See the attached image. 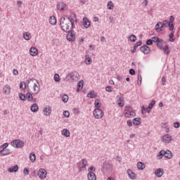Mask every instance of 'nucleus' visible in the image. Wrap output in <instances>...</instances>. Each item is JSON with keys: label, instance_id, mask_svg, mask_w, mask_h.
Wrapping results in <instances>:
<instances>
[{"label": "nucleus", "instance_id": "obj_15", "mask_svg": "<svg viewBox=\"0 0 180 180\" xmlns=\"http://www.w3.org/2000/svg\"><path fill=\"white\" fill-rule=\"evenodd\" d=\"M3 92L4 95H9V94H11V86L8 84L4 86Z\"/></svg>", "mask_w": 180, "mask_h": 180}, {"label": "nucleus", "instance_id": "obj_6", "mask_svg": "<svg viewBox=\"0 0 180 180\" xmlns=\"http://www.w3.org/2000/svg\"><path fill=\"white\" fill-rule=\"evenodd\" d=\"M95 119H102L103 117V111L101 108H96L93 112Z\"/></svg>", "mask_w": 180, "mask_h": 180}, {"label": "nucleus", "instance_id": "obj_56", "mask_svg": "<svg viewBox=\"0 0 180 180\" xmlns=\"http://www.w3.org/2000/svg\"><path fill=\"white\" fill-rule=\"evenodd\" d=\"M154 105H155V100H153V101L150 103L148 107H150L151 109H153Z\"/></svg>", "mask_w": 180, "mask_h": 180}, {"label": "nucleus", "instance_id": "obj_51", "mask_svg": "<svg viewBox=\"0 0 180 180\" xmlns=\"http://www.w3.org/2000/svg\"><path fill=\"white\" fill-rule=\"evenodd\" d=\"M54 81L56 82H60V75L58 74L54 75Z\"/></svg>", "mask_w": 180, "mask_h": 180}, {"label": "nucleus", "instance_id": "obj_45", "mask_svg": "<svg viewBox=\"0 0 180 180\" xmlns=\"http://www.w3.org/2000/svg\"><path fill=\"white\" fill-rule=\"evenodd\" d=\"M84 86V81H80L77 84V91H79V89H82V87Z\"/></svg>", "mask_w": 180, "mask_h": 180}, {"label": "nucleus", "instance_id": "obj_46", "mask_svg": "<svg viewBox=\"0 0 180 180\" xmlns=\"http://www.w3.org/2000/svg\"><path fill=\"white\" fill-rule=\"evenodd\" d=\"M129 39L130 40V41H136V40H137V37H136V35L134 34H131L129 37Z\"/></svg>", "mask_w": 180, "mask_h": 180}, {"label": "nucleus", "instance_id": "obj_54", "mask_svg": "<svg viewBox=\"0 0 180 180\" xmlns=\"http://www.w3.org/2000/svg\"><path fill=\"white\" fill-rule=\"evenodd\" d=\"M141 44H143V41L140 40L134 44V47H136L137 49V47L141 46Z\"/></svg>", "mask_w": 180, "mask_h": 180}, {"label": "nucleus", "instance_id": "obj_11", "mask_svg": "<svg viewBox=\"0 0 180 180\" xmlns=\"http://www.w3.org/2000/svg\"><path fill=\"white\" fill-rule=\"evenodd\" d=\"M172 141V136L169 134H165L162 138V141L166 144H169Z\"/></svg>", "mask_w": 180, "mask_h": 180}, {"label": "nucleus", "instance_id": "obj_36", "mask_svg": "<svg viewBox=\"0 0 180 180\" xmlns=\"http://www.w3.org/2000/svg\"><path fill=\"white\" fill-rule=\"evenodd\" d=\"M136 116V112L131 110L129 113L126 112L125 117H134Z\"/></svg>", "mask_w": 180, "mask_h": 180}, {"label": "nucleus", "instance_id": "obj_38", "mask_svg": "<svg viewBox=\"0 0 180 180\" xmlns=\"http://www.w3.org/2000/svg\"><path fill=\"white\" fill-rule=\"evenodd\" d=\"M84 63H85V64H86V65H89V64H91L92 63V58H91L88 56H86Z\"/></svg>", "mask_w": 180, "mask_h": 180}, {"label": "nucleus", "instance_id": "obj_14", "mask_svg": "<svg viewBox=\"0 0 180 180\" xmlns=\"http://www.w3.org/2000/svg\"><path fill=\"white\" fill-rule=\"evenodd\" d=\"M30 54L32 57H36L39 54V50L36 47H31L30 49Z\"/></svg>", "mask_w": 180, "mask_h": 180}, {"label": "nucleus", "instance_id": "obj_2", "mask_svg": "<svg viewBox=\"0 0 180 180\" xmlns=\"http://www.w3.org/2000/svg\"><path fill=\"white\" fill-rule=\"evenodd\" d=\"M29 84L32 83L33 84V87L32 89L34 91V93L35 94V95H37V94H39V92H40V83L39 82V80L34 79V78H32L29 80Z\"/></svg>", "mask_w": 180, "mask_h": 180}, {"label": "nucleus", "instance_id": "obj_43", "mask_svg": "<svg viewBox=\"0 0 180 180\" xmlns=\"http://www.w3.org/2000/svg\"><path fill=\"white\" fill-rule=\"evenodd\" d=\"M61 98L64 103H67V102H68V95L63 94Z\"/></svg>", "mask_w": 180, "mask_h": 180}, {"label": "nucleus", "instance_id": "obj_23", "mask_svg": "<svg viewBox=\"0 0 180 180\" xmlns=\"http://www.w3.org/2000/svg\"><path fill=\"white\" fill-rule=\"evenodd\" d=\"M170 34H169V41H175V35L174 33H175V30H170Z\"/></svg>", "mask_w": 180, "mask_h": 180}, {"label": "nucleus", "instance_id": "obj_8", "mask_svg": "<svg viewBox=\"0 0 180 180\" xmlns=\"http://www.w3.org/2000/svg\"><path fill=\"white\" fill-rule=\"evenodd\" d=\"M77 34V32L74 30H70L68 32V34L66 37V39L68 41H75V36Z\"/></svg>", "mask_w": 180, "mask_h": 180}, {"label": "nucleus", "instance_id": "obj_57", "mask_svg": "<svg viewBox=\"0 0 180 180\" xmlns=\"http://www.w3.org/2000/svg\"><path fill=\"white\" fill-rule=\"evenodd\" d=\"M160 40V38L158 37H153L152 38L153 43H157Z\"/></svg>", "mask_w": 180, "mask_h": 180}, {"label": "nucleus", "instance_id": "obj_29", "mask_svg": "<svg viewBox=\"0 0 180 180\" xmlns=\"http://www.w3.org/2000/svg\"><path fill=\"white\" fill-rule=\"evenodd\" d=\"M127 173L128 176H129V178L131 179H136V176H135L134 173L133 172V171H131V169H129L127 171Z\"/></svg>", "mask_w": 180, "mask_h": 180}, {"label": "nucleus", "instance_id": "obj_60", "mask_svg": "<svg viewBox=\"0 0 180 180\" xmlns=\"http://www.w3.org/2000/svg\"><path fill=\"white\" fill-rule=\"evenodd\" d=\"M63 115L65 116V117H70V112L64 111L63 112Z\"/></svg>", "mask_w": 180, "mask_h": 180}, {"label": "nucleus", "instance_id": "obj_62", "mask_svg": "<svg viewBox=\"0 0 180 180\" xmlns=\"http://www.w3.org/2000/svg\"><path fill=\"white\" fill-rule=\"evenodd\" d=\"M94 105H95V108H98V109H99V107L101 106V103L96 101L94 103Z\"/></svg>", "mask_w": 180, "mask_h": 180}, {"label": "nucleus", "instance_id": "obj_16", "mask_svg": "<svg viewBox=\"0 0 180 180\" xmlns=\"http://www.w3.org/2000/svg\"><path fill=\"white\" fill-rule=\"evenodd\" d=\"M43 112L45 116H50L51 115V107L47 106L44 108Z\"/></svg>", "mask_w": 180, "mask_h": 180}, {"label": "nucleus", "instance_id": "obj_53", "mask_svg": "<svg viewBox=\"0 0 180 180\" xmlns=\"http://www.w3.org/2000/svg\"><path fill=\"white\" fill-rule=\"evenodd\" d=\"M23 174L24 175H29V174H30V171L29 170V169L25 168L23 169Z\"/></svg>", "mask_w": 180, "mask_h": 180}, {"label": "nucleus", "instance_id": "obj_26", "mask_svg": "<svg viewBox=\"0 0 180 180\" xmlns=\"http://www.w3.org/2000/svg\"><path fill=\"white\" fill-rule=\"evenodd\" d=\"M155 174L157 176L160 178L162 175H164V169L159 168L155 171Z\"/></svg>", "mask_w": 180, "mask_h": 180}, {"label": "nucleus", "instance_id": "obj_48", "mask_svg": "<svg viewBox=\"0 0 180 180\" xmlns=\"http://www.w3.org/2000/svg\"><path fill=\"white\" fill-rule=\"evenodd\" d=\"M8 146H9V143H5L0 146V150H6V148H8Z\"/></svg>", "mask_w": 180, "mask_h": 180}, {"label": "nucleus", "instance_id": "obj_12", "mask_svg": "<svg viewBox=\"0 0 180 180\" xmlns=\"http://www.w3.org/2000/svg\"><path fill=\"white\" fill-rule=\"evenodd\" d=\"M117 102L120 108H123L124 106V97L117 96Z\"/></svg>", "mask_w": 180, "mask_h": 180}, {"label": "nucleus", "instance_id": "obj_41", "mask_svg": "<svg viewBox=\"0 0 180 180\" xmlns=\"http://www.w3.org/2000/svg\"><path fill=\"white\" fill-rule=\"evenodd\" d=\"M63 136H65V137H70V131L68 129H63L62 131Z\"/></svg>", "mask_w": 180, "mask_h": 180}, {"label": "nucleus", "instance_id": "obj_52", "mask_svg": "<svg viewBox=\"0 0 180 180\" xmlns=\"http://www.w3.org/2000/svg\"><path fill=\"white\" fill-rule=\"evenodd\" d=\"M130 109H131V107L130 106H126L125 107V110L124 111V115H126V113H129V112H131V110H130Z\"/></svg>", "mask_w": 180, "mask_h": 180}, {"label": "nucleus", "instance_id": "obj_1", "mask_svg": "<svg viewBox=\"0 0 180 180\" xmlns=\"http://www.w3.org/2000/svg\"><path fill=\"white\" fill-rule=\"evenodd\" d=\"M60 25L63 32H70L72 28V24L70 20H67L65 17H61L60 19Z\"/></svg>", "mask_w": 180, "mask_h": 180}, {"label": "nucleus", "instance_id": "obj_13", "mask_svg": "<svg viewBox=\"0 0 180 180\" xmlns=\"http://www.w3.org/2000/svg\"><path fill=\"white\" fill-rule=\"evenodd\" d=\"M140 51L141 53H143V54H150L151 49H150V47L147 45H143L140 48Z\"/></svg>", "mask_w": 180, "mask_h": 180}, {"label": "nucleus", "instance_id": "obj_34", "mask_svg": "<svg viewBox=\"0 0 180 180\" xmlns=\"http://www.w3.org/2000/svg\"><path fill=\"white\" fill-rule=\"evenodd\" d=\"M141 123V118L140 117H136L133 120V124L135 126H139Z\"/></svg>", "mask_w": 180, "mask_h": 180}, {"label": "nucleus", "instance_id": "obj_25", "mask_svg": "<svg viewBox=\"0 0 180 180\" xmlns=\"http://www.w3.org/2000/svg\"><path fill=\"white\" fill-rule=\"evenodd\" d=\"M87 178L89 180H96V175L94 172H89Z\"/></svg>", "mask_w": 180, "mask_h": 180}, {"label": "nucleus", "instance_id": "obj_42", "mask_svg": "<svg viewBox=\"0 0 180 180\" xmlns=\"http://www.w3.org/2000/svg\"><path fill=\"white\" fill-rule=\"evenodd\" d=\"M23 37H24L25 40H30V39H32V37L30 36V33H29V32L24 33Z\"/></svg>", "mask_w": 180, "mask_h": 180}, {"label": "nucleus", "instance_id": "obj_61", "mask_svg": "<svg viewBox=\"0 0 180 180\" xmlns=\"http://www.w3.org/2000/svg\"><path fill=\"white\" fill-rule=\"evenodd\" d=\"M105 91H106L107 92H112V86H106V87H105Z\"/></svg>", "mask_w": 180, "mask_h": 180}, {"label": "nucleus", "instance_id": "obj_37", "mask_svg": "<svg viewBox=\"0 0 180 180\" xmlns=\"http://www.w3.org/2000/svg\"><path fill=\"white\" fill-rule=\"evenodd\" d=\"M25 99H27L29 102H32L33 101V95L30 93H27L25 95Z\"/></svg>", "mask_w": 180, "mask_h": 180}, {"label": "nucleus", "instance_id": "obj_31", "mask_svg": "<svg viewBox=\"0 0 180 180\" xmlns=\"http://www.w3.org/2000/svg\"><path fill=\"white\" fill-rule=\"evenodd\" d=\"M163 43H164V40L161 39H159V40L157 41L156 45L160 49V50H162V48L164 47L162 46Z\"/></svg>", "mask_w": 180, "mask_h": 180}, {"label": "nucleus", "instance_id": "obj_4", "mask_svg": "<svg viewBox=\"0 0 180 180\" xmlns=\"http://www.w3.org/2000/svg\"><path fill=\"white\" fill-rule=\"evenodd\" d=\"M11 146L15 148H22V147H24L25 146V142L20 139H15L11 141Z\"/></svg>", "mask_w": 180, "mask_h": 180}, {"label": "nucleus", "instance_id": "obj_59", "mask_svg": "<svg viewBox=\"0 0 180 180\" xmlns=\"http://www.w3.org/2000/svg\"><path fill=\"white\" fill-rule=\"evenodd\" d=\"M147 46H151L153 44V39H150L146 41Z\"/></svg>", "mask_w": 180, "mask_h": 180}, {"label": "nucleus", "instance_id": "obj_35", "mask_svg": "<svg viewBox=\"0 0 180 180\" xmlns=\"http://www.w3.org/2000/svg\"><path fill=\"white\" fill-rule=\"evenodd\" d=\"M30 160L31 162H34V161H36V154L34 152L30 154Z\"/></svg>", "mask_w": 180, "mask_h": 180}, {"label": "nucleus", "instance_id": "obj_5", "mask_svg": "<svg viewBox=\"0 0 180 180\" xmlns=\"http://www.w3.org/2000/svg\"><path fill=\"white\" fill-rule=\"evenodd\" d=\"M67 78L77 82V81L79 79V73H78L77 71L71 72L70 73L68 74Z\"/></svg>", "mask_w": 180, "mask_h": 180}, {"label": "nucleus", "instance_id": "obj_47", "mask_svg": "<svg viewBox=\"0 0 180 180\" xmlns=\"http://www.w3.org/2000/svg\"><path fill=\"white\" fill-rule=\"evenodd\" d=\"M20 89H22V90L26 89V83H25V82H21L20 83Z\"/></svg>", "mask_w": 180, "mask_h": 180}, {"label": "nucleus", "instance_id": "obj_19", "mask_svg": "<svg viewBox=\"0 0 180 180\" xmlns=\"http://www.w3.org/2000/svg\"><path fill=\"white\" fill-rule=\"evenodd\" d=\"M162 50H163L164 54H166L167 56H169V53H171V51L169 50V46L165 45L162 48Z\"/></svg>", "mask_w": 180, "mask_h": 180}, {"label": "nucleus", "instance_id": "obj_7", "mask_svg": "<svg viewBox=\"0 0 180 180\" xmlns=\"http://www.w3.org/2000/svg\"><path fill=\"white\" fill-rule=\"evenodd\" d=\"M65 18L70 21V23L72 24L71 29H75V23H77V15L72 13L69 17H67Z\"/></svg>", "mask_w": 180, "mask_h": 180}, {"label": "nucleus", "instance_id": "obj_63", "mask_svg": "<svg viewBox=\"0 0 180 180\" xmlns=\"http://www.w3.org/2000/svg\"><path fill=\"white\" fill-rule=\"evenodd\" d=\"M129 74L131 75H134L136 74V70H134V69H130L129 70Z\"/></svg>", "mask_w": 180, "mask_h": 180}, {"label": "nucleus", "instance_id": "obj_20", "mask_svg": "<svg viewBox=\"0 0 180 180\" xmlns=\"http://www.w3.org/2000/svg\"><path fill=\"white\" fill-rule=\"evenodd\" d=\"M8 171L10 173H12V172H18V171H19V166H18V165H15V166L8 168Z\"/></svg>", "mask_w": 180, "mask_h": 180}, {"label": "nucleus", "instance_id": "obj_39", "mask_svg": "<svg viewBox=\"0 0 180 180\" xmlns=\"http://www.w3.org/2000/svg\"><path fill=\"white\" fill-rule=\"evenodd\" d=\"M137 168L141 170H143V169H144V168H146V165L144 164H143V162H139L137 163Z\"/></svg>", "mask_w": 180, "mask_h": 180}, {"label": "nucleus", "instance_id": "obj_9", "mask_svg": "<svg viewBox=\"0 0 180 180\" xmlns=\"http://www.w3.org/2000/svg\"><path fill=\"white\" fill-rule=\"evenodd\" d=\"M112 164L105 162L103 164L102 171L103 172H108V171H110V169H112Z\"/></svg>", "mask_w": 180, "mask_h": 180}, {"label": "nucleus", "instance_id": "obj_33", "mask_svg": "<svg viewBox=\"0 0 180 180\" xmlns=\"http://www.w3.org/2000/svg\"><path fill=\"white\" fill-rule=\"evenodd\" d=\"M49 23L53 25H57V19H56V17L51 16L49 18Z\"/></svg>", "mask_w": 180, "mask_h": 180}, {"label": "nucleus", "instance_id": "obj_49", "mask_svg": "<svg viewBox=\"0 0 180 180\" xmlns=\"http://www.w3.org/2000/svg\"><path fill=\"white\" fill-rule=\"evenodd\" d=\"M19 98L20 99V101H26V95L20 93L19 94Z\"/></svg>", "mask_w": 180, "mask_h": 180}, {"label": "nucleus", "instance_id": "obj_18", "mask_svg": "<svg viewBox=\"0 0 180 180\" xmlns=\"http://www.w3.org/2000/svg\"><path fill=\"white\" fill-rule=\"evenodd\" d=\"M163 157L171 160L172 158V153L170 150H163Z\"/></svg>", "mask_w": 180, "mask_h": 180}, {"label": "nucleus", "instance_id": "obj_44", "mask_svg": "<svg viewBox=\"0 0 180 180\" xmlns=\"http://www.w3.org/2000/svg\"><path fill=\"white\" fill-rule=\"evenodd\" d=\"M113 2L112 1H108V4H107V8L108 9H110V11H112V9H113Z\"/></svg>", "mask_w": 180, "mask_h": 180}, {"label": "nucleus", "instance_id": "obj_28", "mask_svg": "<svg viewBox=\"0 0 180 180\" xmlns=\"http://www.w3.org/2000/svg\"><path fill=\"white\" fill-rule=\"evenodd\" d=\"M30 110L32 112H36L39 111V105L37 103H34L31 105Z\"/></svg>", "mask_w": 180, "mask_h": 180}, {"label": "nucleus", "instance_id": "obj_24", "mask_svg": "<svg viewBox=\"0 0 180 180\" xmlns=\"http://www.w3.org/2000/svg\"><path fill=\"white\" fill-rule=\"evenodd\" d=\"M9 154H11V150L9 149L0 150V155H9Z\"/></svg>", "mask_w": 180, "mask_h": 180}, {"label": "nucleus", "instance_id": "obj_27", "mask_svg": "<svg viewBox=\"0 0 180 180\" xmlns=\"http://www.w3.org/2000/svg\"><path fill=\"white\" fill-rule=\"evenodd\" d=\"M162 26L163 27H169V30H170L171 23H169V21L165 20L162 22Z\"/></svg>", "mask_w": 180, "mask_h": 180}, {"label": "nucleus", "instance_id": "obj_22", "mask_svg": "<svg viewBox=\"0 0 180 180\" xmlns=\"http://www.w3.org/2000/svg\"><path fill=\"white\" fill-rule=\"evenodd\" d=\"M174 20H175V18L173 15L170 16L169 22L170 23V30H174L175 25H174Z\"/></svg>", "mask_w": 180, "mask_h": 180}, {"label": "nucleus", "instance_id": "obj_30", "mask_svg": "<svg viewBox=\"0 0 180 180\" xmlns=\"http://www.w3.org/2000/svg\"><path fill=\"white\" fill-rule=\"evenodd\" d=\"M83 24H84V27H85V29H88L89 27V26H91V22H89V20H88V19H83Z\"/></svg>", "mask_w": 180, "mask_h": 180}, {"label": "nucleus", "instance_id": "obj_17", "mask_svg": "<svg viewBox=\"0 0 180 180\" xmlns=\"http://www.w3.org/2000/svg\"><path fill=\"white\" fill-rule=\"evenodd\" d=\"M162 22H159L155 25V29L158 33H160V32H162Z\"/></svg>", "mask_w": 180, "mask_h": 180}, {"label": "nucleus", "instance_id": "obj_3", "mask_svg": "<svg viewBox=\"0 0 180 180\" xmlns=\"http://www.w3.org/2000/svg\"><path fill=\"white\" fill-rule=\"evenodd\" d=\"M86 165H88V162L85 159H82L77 163V168L79 169V172H82L86 169Z\"/></svg>", "mask_w": 180, "mask_h": 180}, {"label": "nucleus", "instance_id": "obj_40", "mask_svg": "<svg viewBox=\"0 0 180 180\" xmlns=\"http://www.w3.org/2000/svg\"><path fill=\"white\" fill-rule=\"evenodd\" d=\"M163 157H164V150H162L157 155V159L158 160H162Z\"/></svg>", "mask_w": 180, "mask_h": 180}, {"label": "nucleus", "instance_id": "obj_21", "mask_svg": "<svg viewBox=\"0 0 180 180\" xmlns=\"http://www.w3.org/2000/svg\"><path fill=\"white\" fill-rule=\"evenodd\" d=\"M56 7L58 11H64L65 9V4L64 2L58 3Z\"/></svg>", "mask_w": 180, "mask_h": 180}, {"label": "nucleus", "instance_id": "obj_55", "mask_svg": "<svg viewBox=\"0 0 180 180\" xmlns=\"http://www.w3.org/2000/svg\"><path fill=\"white\" fill-rule=\"evenodd\" d=\"M174 127H175V129H179V127H180L179 122H174Z\"/></svg>", "mask_w": 180, "mask_h": 180}, {"label": "nucleus", "instance_id": "obj_64", "mask_svg": "<svg viewBox=\"0 0 180 180\" xmlns=\"http://www.w3.org/2000/svg\"><path fill=\"white\" fill-rule=\"evenodd\" d=\"M73 113H75V115H78L79 113V109L74 108L73 109Z\"/></svg>", "mask_w": 180, "mask_h": 180}, {"label": "nucleus", "instance_id": "obj_58", "mask_svg": "<svg viewBox=\"0 0 180 180\" xmlns=\"http://www.w3.org/2000/svg\"><path fill=\"white\" fill-rule=\"evenodd\" d=\"M96 169L95 167H91L88 169V172H95Z\"/></svg>", "mask_w": 180, "mask_h": 180}, {"label": "nucleus", "instance_id": "obj_50", "mask_svg": "<svg viewBox=\"0 0 180 180\" xmlns=\"http://www.w3.org/2000/svg\"><path fill=\"white\" fill-rule=\"evenodd\" d=\"M143 79L141 78V75L139 74L138 75V79H137V84L138 85H141V81Z\"/></svg>", "mask_w": 180, "mask_h": 180}, {"label": "nucleus", "instance_id": "obj_10", "mask_svg": "<svg viewBox=\"0 0 180 180\" xmlns=\"http://www.w3.org/2000/svg\"><path fill=\"white\" fill-rule=\"evenodd\" d=\"M38 176L40 179H46L47 176V172L44 169H40L38 172Z\"/></svg>", "mask_w": 180, "mask_h": 180}, {"label": "nucleus", "instance_id": "obj_32", "mask_svg": "<svg viewBox=\"0 0 180 180\" xmlns=\"http://www.w3.org/2000/svg\"><path fill=\"white\" fill-rule=\"evenodd\" d=\"M87 98H90L91 99H94V98H96V94H95V91H91L87 94Z\"/></svg>", "mask_w": 180, "mask_h": 180}]
</instances>
